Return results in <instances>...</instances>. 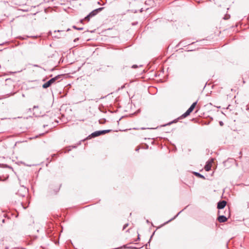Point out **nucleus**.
I'll return each mask as SVG.
<instances>
[{"mask_svg":"<svg viewBox=\"0 0 249 249\" xmlns=\"http://www.w3.org/2000/svg\"><path fill=\"white\" fill-rule=\"evenodd\" d=\"M60 78V75L56 76L55 77L51 79L50 80L45 83L43 85L42 87L44 89H47L51 86L54 83L56 80Z\"/></svg>","mask_w":249,"mask_h":249,"instance_id":"1","label":"nucleus"},{"mask_svg":"<svg viewBox=\"0 0 249 249\" xmlns=\"http://www.w3.org/2000/svg\"><path fill=\"white\" fill-rule=\"evenodd\" d=\"M104 9L103 7L99 8L97 9H95L92 11L91 13H90L87 17L85 18V20L89 21L90 19V18L92 17L95 16L99 12L102 11Z\"/></svg>","mask_w":249,"mask_h":249,"instance_id":"2","label":"nucleus"},{"mask_svg":"<svg viewBox=\"0 0 249 249\" xmlns=\"http://www.w3.org/2000/svg\"><path fill=\"white\" fill-rule=\"evenodd\" d=\"M196 104L197 102L194 103L188 108V109L182 115V117L185 118L189 115L193 111V110L195 108Z\"/></svg>","mask_w":249,"mask_h":249,"instance_id":"3","label":"nucleus"},{"mask_svg":"<svg viewBox=\"0 0 249 249\" xmlns=\"http://www.w3.org/2000/svg\"><path fill=\"white\" fill-rule=\"evenodd\" d=\"M213 159H211L207 161L206 164L204 167V169L206 171H209L211 170L212 164V163H213Z\"/></svg>","mask_w":249,"mask_h":249,"instance_id":"4","label":"nucleus"},{"mask_svg":"<svg viewBox=\"0 0 249 249\" xmlns=\"http://www.w3.org/2000/svg\"><path fill=\"white\" fill-rule=\"evenodd\" d=\"M109 131V130H102V131H97L91 134V136L93 137L99 136L102 134H106Z\"/></svg>","mask_w":249,"mask_h":249,"instance_id":"5","label":"nucleus"},{"mask_svg":"<svg viewBox=\"0 0 249 249\" xmlns=\"http://www.w3.org/2000/svg\"><path fill=\"white\" fill-rule=\"evenodd\" d=\"M227 202L225 200L220 201L217 204V208L218 209H222L224 208L226 205Z\"/></svg>","mask_w":249,"mask_h":249,"instance_id":"6","label":"nucleus"},{"mask_svg":"<svg viewBox=\"0 0 249 249\" xmlns=\"http://www.w3.org/2000/svg\"><path fill=\"white\" fill-rule=\"evenodd\" d=\"M218 220L220 223L225 222L227 220V218L224 215H221L218 217Z\"/></svg>","mask_w":249,"mask_h":249,"instance_id":"7","label":"nucleus"},{"mask_svg":"<svg viewBox=\"0 0 249 249\" xmlns=\"http://www.w3.org/2000/svg\"><path fill=\"white\" fill-rule=\"evenodd\" d=\"M38 108V107H36V106H35L33 108V111H34V114L36 116H39V114H38L37 113H36V110Z\"/></svg>","mask_w":249,"mask_h":249,"instance_id":"8","label":"nucleus"},{"mask_svg":"<svg viewBox=\"0 0 249 249\" xmlns=\"http://www.w3.org/2000/svg\"><path fill=\"white\" fill-rule=\"evenodd\" d=\"M195 174L196 176H197V177H200V178H204V177L203 175H202L200 174H199V173H195Z\"/></svg>","mask_w":249,"mask_h":249,"instance_id":"9","label":"nucleus"},{"mask_svg":"<svg viewBox=\"0 0 249 249\" xmlns=\"http://www.w3.org/2000/svg\"><path fill=\"white\" fill-rule=\"evenodd\" d=\"M127 226H128V224H125V225H124V228H123V229H124L126 227H127Z\"/></svg>","mask_w":249,"mask_h":249,"instance_id":"10","label":"nucleus"},{"mask_svg":"<svg viewBox=\"0 0 249 249\" xmlns=\"http://www.w3.org/2000/svg\"><path fill=\"white\" fill-rule=\"evenodd\" d=\"M228 213H230V209H229L228 210Z\"/></svg>","mask_w":249,"mask_h":249,"instance_id":"11","label":"nucleus"},{"mask_svg":"<svg viewBox=\"0 0 249 249\" xmlns=\"http://www.w3.org/2000/svg\"><path fill=\"white\" fill-rule=\"evenodd\" d=\"M60 31H60V30H58L57 32H60Z\"/></svg>","mask_w":249,"mask_h":249,"instance_id":"12","label":"nucleus"},{"mask_svg":"<svg viewBox=\"0 0 249 249\" xmlns=\"http://www.w3.org/2000/svg\"><path fill=\"white\" fill-rule=\"evenodd\" d=\"M74 28L77 29L75 26H73Z\"/></svg>","mask_w":249,"mask_h":249,"instance_id":"13","label":"nucleus"},{"mask_svg":"<svg viewBox=\"0 0 249 249\" xmlns=\"http://www.w3.org/2000/svg\"><path fill=\"white\" fill-rule=\"evenodd\" d=\"M70 30V29H67V31H69Z\"/></svg>","mask_w":249,"mask_h":249,"instance_id":"14","label":"nucleus"}]
</instances>
